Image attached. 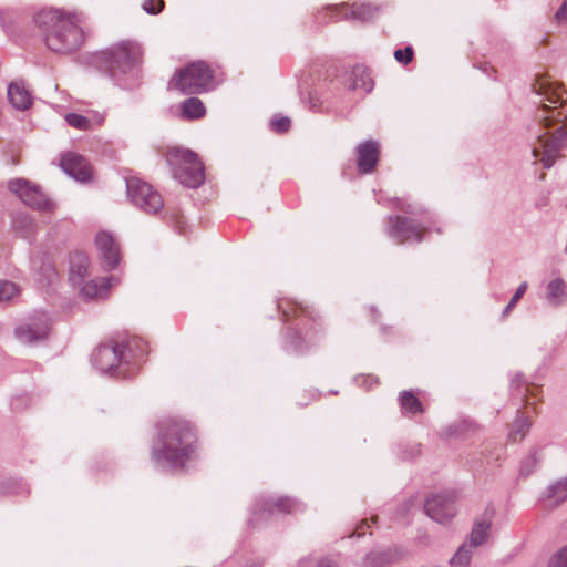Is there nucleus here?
<instances>
[{
    "instance_id": "nucleus-4",
    "label": "nucleus",
    "mask_w": 567,
    "mask_h": 567,
    "mask_svg": "<svg viewBox=\"0 0 567 567\" xmlns=\"http://www.w3.org/2000/svg\"><path fill=\"white\" fill-rule=\"evenodd\" d=\"M214 74V70L206 62H193L176 71L169 81V87L184 94H198L212 86Z\"/></svg>"
},
{
    "instance_id": "nucleus-44",
    "label": "nucleus",
    "mask_w": 567,
    "mask_h": 567,
    "mask_svg": "<svg viewBox=\"0 0 567 567\" xmlns=\"http://www.w3.org/2000/svg\"><path fill=\"white\" fill-rule=\"evenodd\" d=\"M317 567H337V565L333 561L330 560H321Z\"/></svg>"
},
{
    "instance_id": "nucleus-14",
    "label": "nucleus",
    "mask_w": 567,
    "mask_h": 567,
    "mask_svg": "<svg viewBox=\"0 0 567 567\" xmlns=\"http://www.w3.org/2000/svg\"><path fill=\"white\" fill-rule=\"evenodd\" d=\"M62 169L79 182H86L92 176V167L89 162L75 153H66L61 158Z\"/></svg>"
},
{
    "instance_id": "nucleus-3",
    "label": "nucleus",
    "mask_w": 567,
    "mask_h": 567,
    "mask_svg": "<svg viewBox=\"0 0 567 567\" xmlns=\"http://www.w3.org/2000/svg\"><path fill=\"white\" fill-rule=\"evenodd\" d=\"M536 116L545 132L538 136L533 155L545 168H550L567 147V114L544 103Z\"/></svg>"
},
{
    "instance_id": "nucleus-24",
    "label": "nucleus",
    "mask_w": 567,
    "mask_h": 567,
    "mask_svg": "<svg viewBox=\"0 0 567 567\" xmlns=\"http://www.w3.org/2000/svg\"><path fill=\"white\" fill-rule=\"evenodd\" d=\"M398 558V550L386 549L382 551H372L367 555L364 567H388Z\"/></svg>"
},
{
    "instance_id": "nucleus-39",
    "label": "nucleus",
    "mask_w": 567,
    "mask_h": 567,
    "mask_svg": "<svg viewBox=\"0 0 567 567\" xmlns=\"http://www.w3.org/2000/svg\"><path fill=\"white\" fill-rule=\"evenodd\" d=\"M549 567H567V545L551 557Z\"/></svg>"
},
{
    "instance_id": "nucleus-32",
    "label": "nucleus",
    "mask_w": 567,
    "mask_h": 567,
    "mask_svg": "<svg viewBox=\"0 0 567 567\" xmlns=\"http://www.w3.org/2000/svg\"><path fill=\"white\" fill-rule=\"evenodd\" d=\"M471 558H472V550L466 544H464L457 549V551L454 554V556L450 559V564L453 567H466V566H468Z\"/></svg>"
},
{
    "instance_id": "nucleus-28",
    "label": "nucleus",
    "mask_w": 567,
    "mask_h": 567,
    "mask_svg": "<svg viewBox=\"0 0 567 567\" xmlns=\"http://www.w3.org/2000/svg\"><path fill=\"white\" fill-rule=\"evenodd\" d=\"M532 421L522 414H519L511 425L508 432V439L513 442H520L529 432Z\"/></svg>"
},
{
    "instance_id": "nucleus-43",
    "label": "nucleus",
    "mask_w": 567,
    "mask_h": 567,
    "mask_svg": "<svg viewBox=\"0 0 567 567\" xmlns=\"http://www.w3.org/2000/svg\"><path fill=\"white\" fill-rule=\"evenodd\" d=\"M526 384L525 378L522 373H516L512 381H511V388L513 390L520 391V389Z\"/></svg>"
},
{
    "instance_id": "nucleus-2",
    "label": "nucleus",
    "mask_w": 567,
    "mask_h": 567,
    "mask_svg": "<svg viewBox=\"0 0 567 567\" xmlns=\"http://www.w3.org/2000/svg\"><path fill=\"white\" fill-rule=\"evenodd\" d=\"M34 22L43 32L47 47L56 53L76 51L84 42L81 17L75 13L43 9L34 17Z\"/></svg>"
},
{
    "instance_id": "nucleus-29",
    "label": "nucleus",
    "mask_w": 567,
    "mask_h": 567,
    "mask_svg": "<svg viewBox=\"0 0 567 567\" xmlns=\"http://www.w3.org/2000/svg\"><path fill=\"white\" fill-rule=\"evenodd\" d=\"M402 409L410 414L423 413L422 402L412 391H403L399 396Z\"/></svg>"
},
{
    "instance_id": "nucleus-16",
    "label": "nucleus",
    "mask_w": 567,
    "mask_h": 567,
    "mask_svg": "<svg viewBox=\"0 0 567 567\" xmlns=\"http://www.w3.org/2000/svg\"><path fill=\"white\" fill-rule=\"evenodd\" d=\"M95 245L105 267L109 269L115 268L120 261V249L112 235L100 231L95 237Z\"/></svg>"
},
{
    "instance_id": "nucleus-31",
    "label": "nucleus",
    "mask_w": 567,
    "mask_h": 567,
    "mask_svg": "<svg viewBox=\"0 0 567 567\" xmlns=\"http://www.w3.org/2000/svg\"><path fill=\"white\" fill-rule=\"evenodd\" d=\"M13 228L24 238L34 233L35 224L28 215H17L12 221Z\"/></svg>"
},
{
    "instance_id": "nucleus-46",
    "label": "nucleus",
    "mask_w": 567,
    "mask_h": 567,
    "mask_svg": "<svg viewBox=\"0 0 567 567\" xmlns=\"http://www.w3.org/2000/svg\"><path fill=\"white\" fill-rule=\"evenodd\" d=\"M284 316L289 317V313L286 310H282Z\"/></svg>"
},
{
    "instance_id": "nucleus-13",
    "label": "nucleus",
    "mask_w": 567,
    "mask_h": 567,
    "mask_svg": "<svg viewBox=\"0 0 567 567\" xmlns=\"http://www.w3.org/2000/svg\"><path fill=\"white\" fill-rule=\"evenodd\" d=\"M49 329L50 324L48 318L41 317L19 326L16 329V336L22 343L32 344L45 339L48 337Z\"/></svg>"
},
{
    "instance_id": "nucleus-18",
    "label": "nucleus",
    "mask_w": 567,
    "mask_h": 567,
    "mask_svg": "<svg viewBox=\"0 0 567 567\" xmlns=\"http://www.w3.org/2000/svg\"><path fill=\"white\" fill-rule=\"evenodd\" d=\"M114 279V277H104L83 282L81 285V293L85 299L103 298L107 293Z\"/></svg>"
},
{
    "instance_id": "nucleus-26",
    "label": "nucleus",
    "mask_w": 567,
    "mask_h": 567,
    "mask_svg": "<svg viewBox=\"0 0 567 567\" xmlns=\"http://www.w3.org/2000/svg\"><path fill=\"white\" fill-rule=\"evenodd\" d=\"M544 499L550 502L553 506L564 503L567 499V477L549 485L545 492Z\"/></svg>"
},
{
    "instance_id": "nucleus-6",
    "label": "nucleus",
    "mask_w": 567,
    "mask_h": 567,
    "mask_svg": "<svg viewBox=\"0 0 567 567\" xmlns=\"http://www.w3.org/2000/svg\"><path fill=\"white\" fill-rule=\"evenodd\" d=\"M142 55L141 45L132 41H123L114 45L107 52L102 53V58L107 64L110 75L114 79L140 65Z\"/></svg>"
},
{
    "instance_id": "nucleus-41",
    "label": "nucleus",
    "mask_w": 567,
    "mask_h": 567,
    "mask_svg": "<svg viewBox=\"0 0 567 567\" xmlns=\"http://www.w3.org/2000/svg\"><path fill=\"white\" fill-rule=\"evenodd\" d=\"M271 127L278 133L287 132L290 127V118L281 116L271 121Z\"/></svg>"
},
{
    "instance_id": "nucleus-9",
    "label": "nucleus",
    "mask_w": 567,
    "mask_h": 567,
    "mask_svg": "<svg viewBox=\"0 0 567 567\" xmlns=\"http://www.w3.org/2000/svg\"><path fill=\"white\" fill-rule=\"evenodd\" d=\"M126 188L132 202L145 213L155 214L162 209V196L150 184L131 177L126 179Z\"/></svg>"
},
{
    "instance_id": "nucleus-38",
    "label": "nucleus",
    "mask_w": 567,
    "mask_h": 567,
    "mask_svg": "<svg viewBox=\"0 0 567 567\" xmlns=\"http://www.w3.org/2000/svg\"><path fill=\"white\" fill-rule=\"evenodd\" d=\"M527 289V284L523 282L519 285V287L516 289L514 296L511 298L508 305L505 307L503 315L507 316V313L515 307L516 302L523 297Z\"/></svg>"
},
{
    "instance_id": "nucleus-25",
    "label": "nucleus",
    "mask_w": 567,
    "mask_h": 567,
    "mask_svg": "<svg viewBox=\"0 0 567 567\" xmlns=\"http://www.w3.org/2000/svg\"><path fill=\"white\" fill-rule=\"evenodd\" d=\"M182 117L185 120L202 118L206 109L204 103L198 97H188L181 104Z\"/></svg>"
},
{
    "instance_id": "nucleus-22",
    "label": "nucleus",
    "mask_w": 567,
    "mask_h": 567,
    "mask_svg": "<svg viewBox=\"0 0 567 567\" xmlns=\"http://www.w3.org/2000/svg\"><path fill=\"white\" fill-rule=\"evenodd\" d=\"M8 99L18 110H27L31 105L30 93L18 83H11L8 86Z\"/></svg>"
},
{
    "instance_id": "nucleus-15",
    "label": "nucleus",
    "mask_w": 567,
    "mask_h": 567,
    "mask_svg": "<svg viewBox=\"0 0 567 567\" xmlns=\"http://www.w3.org/2000/svg\"><path fill=\"white\" fill-rule=\"evenodd\" d=\"M380 150L377 141L368 140L357 146L358 169L361 174H370L379 161Z\"/></svg>"
},
{
    "instance_id": "nucleus-27",
    "label": "nucleus",
    "mask_w": 567,
    "mask_h": 567,
    "mask_svg": "<svg viewBox=\"0 0 567 567\" xmlns=\"http://www.w3.org/2000/svg\"><path fill=\"white\" fill-rule=\"evenodd\" d=\"M492 527L491 519L477 520L470 535V546L477 547L485 543Z\"/></svg>"
},
{
    "instance_id": "nucleus-5",
    "label": "nucleus",
    "mask_w": 567,
    "mask_h": 567,
    "mask_svg": "<svg viewBox=\"0 0 567 567\" xmlns=\"http://www.w3.org/2000/svg\"><path fill=\"white\" fill-rule=\"evenodd\" d=\"M166 158L173 167L174 177L184 186L197 188L204 183V166L194 152L172 148L168 151Z\"/></svg>"
},
{
    "instance_id": "nucleus-10",
    "label": "nucleus",
    "mask_w": 567,
    "mask_h": 567,
    "mask_svg": "<svg viewBox=\"0 0 567 567\" xmlns=\"http://www.w3.org/2000/svg\"><path fill=\"white\" fill-rule=\"evenodd\" d=\"M426 231V227L412 218L400 215H391L386 218L385 233L389 237L395 239L398 244H404L411 239L415 243H422Z\"/></svg>"
},
{
    "instance_id": "nucleus-40",
    "label": "nucleus",
    "mask_w": 567,
    "mask_h": 567,
    "mask_svg": "<svg viewBox=\"0 0 567 567\" xmlns=\"http://www.w3.org/2000/svg\"><path fill=\"white\" fill-rule=\"evenodd\" d=\"M143 9L150 14H157L164 7L163 0H144L142 4Z\"/></svg>"
},
{
    "instance_id": "nucleus-8",
    "label": "nucleus",
    "mask_w": 567,
    "mask_h": 567,
    "mask_svg": "<svg viewBox=\"0 0 567 567\" xmlns=\"http://www.w3.org/2000/svg\"><path fill=\"white\" fill-rule=\"evenodd\" d=\"M8 188L33 209L50 213L55 208V204L48 198L40 187L28 179H11L8 182Z\"/></svg>"
},
{
    "instance_id": "nucleus-33",
    "label": "nucleus",
    "mask_w": 567,
    "mask_h": 567,
    "mask_svg": "<svg viewBox=\"0 0 567 567\" xmlns=\"http://www.w3.org/2000/svg\"><path fill=\"white\" fill-rule=\"evenodd\" d=\"M540 461V457L538 456V452L534 451L529 455H527L520 465V474L524 476L530 475L534 470L537 467L538 463Z\"/></svg>"
},
{
    "instance_id": "nucleus-11",
    "label": "nucleus",
    "mask_w": 567,
    "mask_h": 567,
    "mask_svg": "<svg viewBox=\"0 0 567 567\" xmlns=\"http://www.w3.org/2000/svg\"><path fill=\"white\" fill-rule=\"evenodd\" d=\"M455 499L456 496L452 492L433 495L426 499L424 511L431 519L437 523L449 522L456 514Z\"/></svg>"
},
{
    "instance_id": "nucleus-45",
    "label": "nucleus",
    "mask_w": 567,
    "mask_h": 567,
    "mask_svg": "<svg viewBox=\"0 0 567 567\" xmlns=\"http://www.w3.org/2000/svg\"><path fill=\"white\" fill-rule=\"evenodd\" d=\"M12 164L13 165H17L18 164V161L16 158H12Z\"/></svg>"
},
{
    "instance_id": "nucleus-12",
    "label": "nucleus",
    "mask_w": 567,
    "mask_h": 567,
    "mask_svg": "<svg viewBox=\"0 0 567 567\" xmlns=\"http://www.w3.org/2000/svg\"><path fill=\"white\" fill-rule=\"evenodd\" d=\"M300 503L291 497H269L261 499L256 505L252 523L257 524L259 519L268 518L274 514H291L300 508Z\"/></svg>"
},
{
    "instance_id": "nucleus-21",
    "label": "nucleus",
    "mask_w": 567,
    "mask_h": 567,
    "mask_svg": "<svg viewBox=\"0 0 567 567\" xmlns=\"http://www.w3.org/2000/svg\"><path fill=\"white\" fill-rule=\"evenodd\" d=\"M89 258L83 254H75L71 260L70 281L73 286H81L89 275Z\"/></svg>"
},
{
    "instance_id": "nucleus-42",
    "label": "nucleus",
    "mask_w": 567,
    "mask_h": 567,
    "mask_svg": "<svg viewBox=\"0 0 567 567\" xmlns=\"http://www.w3.org/2000/svg\"><path fill=\"white\" fill-rule=\"evenodd\" d=\"M555 19L558 23H567V0L557 10Z\"/></svg>"
},
{
    "instance_id": "nucleus-1",
    "label": "nucleus",
    "mask_w": 567,
    "mask_h": 567,
    "mask_svg": "<svg viewBox=\"0 0 567 567\" xmlns=\"http://www.w3.org/2000/svg\"><path fill=\"white\" fill-rule=\"evenodd\" d=\"M196 450L197 434L192 423L172 419L161 424L152 457L161 466L181 468L195 456Z\"/></svg>"
},
{
    "instance_id": "nucleus-35",
    "label": "nucleus",
    "mask_w": 567,
    "mask_h": 567,
    "mask_svg": "<svg viewBox=\"0 0 567 567\" xmlns=\"http://www.w3.org/2000/svg\"><path fill=\"white\" fill-rule=\"evenodd\" d=\"M66 123L79 130H87L90 126V120L83 115L76 113H69L65 115Z\"/></svg>"
},
{
    "instance_id": "nucleus-23",
    "label": "nucleus",
    "mask_w": 567,
    "mask_h": 567,
    "mask_svg": "<svg viewBox=\"0 0 567 567\" xmlns=\"http://www.w3.org/2000/svg\"><path fill=\"white\" fill-rule=\"evenodd\" d=\"M546 298L553 306H560L567 299V284L561 278L549 281L546 288Z\"/></svg>"
},
{
    "instance_id": "nucleus-36",
    "label": "nucleus",
    "mask_w": 567,
    "mask_h": 567,
    "mask_svg": "<svg viewBox=\"0 0 567 567\" xmlns=\"http://www.w3.org/2000/svg\"><path fill=\"white\" fill-rule=\"evenodd\" d=\"M393 205L395 208H398L399 210L405 213V214H410V215H415V214H419L421 212L420 207L413 203H408L405 199L403 198H395L394 202H393Z\"/></svg>"
},
{
    "instance_id": "nucleus-37",
    "label": "nucleus",
    "mask_w": 567,
    "mask_h": 567,
    "mask_svg": "<svg viewBox=\"0 0 567 567\" xmlns=\"http://www.w3.org/2000/svg\"><path fill=\"white\" fill-rule=\"evenodd\" d=\"M413 49L412 47H406L404 49H399L394 52L395 60L401 64H409L413 59Z\"/></svg>"
},
{
    "instance_id": "nucleus-34",
    "label": "nucleus",
    "mask_w": 567,
    "mask_h": 567,
    "mask_svg": "<svg viewBox=\"0 0 567 567\" xmlns=\"http://www.w3.org/2000/svg\"><path fill=\"white\" fill-rule=\"evenodd\" d=\"M19 292L16 284L7 280H0V302L12 299Z\"/></svg>"
},
{
    "instance_id": "nucleus-20",
    "label": "nucleus",
    "mask_w": 567,
    "mask_h": 567,
    "mask_svg": "<svg viewBox=\"0 0 567 567\" xmlns=\"http://www.w3.org/2000/svg\"><path fill=\"white\" fill-rule=\"evenodd\" d=\"M349 81V87L353 91L361 90L364 93H369L373 89V80L369 70L363 65H355L352 69Z\"/></svg>"
},
{
    "instance_id": "nucleus-7",
    "label": "nucleus",
    "mask_w": 567,
    "mask_h": 567,
    "mask_svg": "<svg viewBox=\"0 0 567 567\" xmlns=\"http://www.w3.org/2000/svg\"><path fill=\"white\" fill-rule=\"evenodd\" d=\"M131 349L130 344H103L93 353V364L103 373H111L116 377H126L124 367L128 363L125 350Z\"/></svg>"
},
{
    "instance_id": "nucleus-19",
    "label": "nucleus",
    "mask_w": 567,
    "mask_h": 567,
    "mask_svg": "<svg viewBox=\"0 0 567 567\" xmlns=\"http://www.w3.org/2000/svg\"><path fill=\"white\" fill-rule=\"evenodd\" d=\"M378 9L370 3H353L352 6L342 4L340 14L343 19H354L359 21H369L377 14Z\"/></svg>"
},
{
    "instance_id": "nucleus-17",
    "label": "nucleus",
    "mask_w": 567,
    "mask_h": 567,
    "mask_svg": "<svg viewBox=\"0 0 567 567\" xmlns=\"http://www.w3.org/2000/svg\"><path fill=\"white\" fill-rule=\"evenodd\" d=\"M533 90L542 96L543 103L547 101L551 104H559L563 107L567 101V97H564L565 94L567 95V92L563 91L557 83L550 82L545 78L537 79L533 84Z\"/></svg>"
},
{
    "instance_id": "nucleus-30",
    "label": "nucleus",
    "mask_w": 567,
    "mask_h": 567,
    "mask_svg": "<svg viewBox=\"0 0 567 567\" xmlns=\"http://www.w3.org/2000/svg\"><path fill=\"white\" fill-rule=\"evenodd\" d=\"M474 430V424L470 421L462 420L456 421L446 427L442 429V435L445 437L460 436L472 432Z\"/></svg>"
}]
</instances>
